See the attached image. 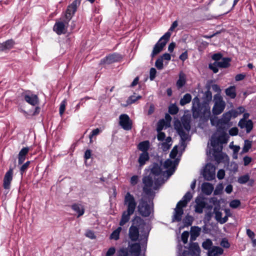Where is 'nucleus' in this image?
I'll list each match as a JSON object with an SVG mask.
<instances>
[{
    "mask_svg": "<svg viewBox=\"0 0 256 256\" xmlns=\"http://www.w3.org/2000/svg\"><path fill=\"white\" fill-rule=\"evenodd\" d=\"M162 164L154 163L151 166L150 172L148 176L142 178L144 184L143 191L148 196H154L153 190H156L164 182L163 177L165 172H163Z\"/></svg>",
    "mask_w": 256,
    "mask_h": 256,
    "instance_id": "obj_1",
    "label": "nucleus"
},
{
    "mask_svg": "<svg viewBox=\"0 0 256 256\" xmlns=\"http://www.w3.org/2000/svg\"><path fill=\"white\" fill-rule=\"evenodd\" d=\"M150 228L140 217L136 216L132 221V224L128 230L129 238L132 241L136 242L139 238L140 240H147Z\"/></svg>",
    "mask_w": 256,
    "mask_h": 256,
    "instance_id": "obj_2",
    "label": "nucleus"
},
{
    "mask_svg": "<svg viewBox=\"0 0 256 256\" xmlns=\"http://www.w3.org/2000/svg\"><path fill=\"white\" fill-rule=\"evenodd\" d=\"M204 100L200 102L198 96L194 97L192 100V110L194 118H198L201 115L206 117L207 119L210 116V102L212 100V94L210 90H207L204 94Z\"/></svg>",
    "mask_w": 256,
    "mask_h": 256,
    "instance_id": "obj_3",
    "label": "nucleus"
},
{
    "mask_svg": "<svg viewBox=\"0 0 256 256\" xmlns=\"http://www.w3.org/2000/svg\"><path fill=\"white\" fill-rule=\"evenodd\" d=\"M80 4V0H74L68 6L62 18V20L56 22L53 27V30L58 35L66 32L68 22L75 14Z\"/></svg>",
    "mask_w": 256,
    "mask_h": 256,
    "instance_id": "obj_4",
    "label": "nucleus"
},
{
    "mask_svg": "<svg viewBox=\"0 0 256 256\" xmlns=\"http://www.w3.org/2000/svg\"><path fill=\"white\" fill-rule=\"evenodd\" d=\"M181 120L182 124L178 122V124H175L174 128L180 137L179 144L182 148V150H184L186 146V141L188 139L189 132L190 130V115H184Z\"/></svg>",
    "mask_w": 256,
    "mask_h": 256,
    "instance_id": "obj_5",
    "label": "nucleus"
},
{
    "mask_svg": "<svg viewBox=\"0 0 256 256\" xmlns=\"http://www.w3.org/2000/svg\"><path fill=\"white\" fill-rule=\"evenodd\" d=\"M124 204L126 206V210L122 214L120 222V226H123L129 221L130 216L134 213L136 208L137 202L134 196L130 192H128L124 196Z\"/></svg>",
    "mask_w": 256,
    "mask_h": 256,
    "instance_id": "obj_6",
    "label": "nucleus"
},
{
    "mask_svg": "<svg viewBox=\"0 0 256 256\" xmlns=\"http://www.w3.org/2000/svg\"><path fill=\"white\" fill-rule=\"evenodd\" d=\"M238 115V112L234 110H231L222 114L221 118H219L218 125L222 130H227L232 125L230 122L232 118H236Z\"/></svg>",
    "mask_w": 256,
    "mask_h": 256,
    "instance_id": "obj_7",
    "label": "nucleus"
},
{
    "mask_svg": "<svg viewBox=\"0 0 256 256\" xmlns=\"http://www.w3.org/2000/svg\"><path fill=\"white\" fill-rule=\"evenodd\" d=\"M148 204L146 198L142 196L139 200L138 206V210L139 214L144 217H148L150 216L152 210V206L150 205V202L149 200Z\"/></svg>",
    "mask_w": 256,
    "mask_h": 256,
    "instance_id": "obj_8",
    "label": "nucleus"
},
{
    "mask_svg": "<svg viewBox=\"0 0 256 256\" xmlns=\"http://www.w3.org/2000/svg\"><path fill=\"white\" fill-rule=\"evenodd\" d=\"M171 34L169 32H167L163 35L154 45L151 56L154 57L156 55L160 53L166 45V43L170 40Z\"/></svg>",
    "mask_w": 256,
    "mask_h": 256,
    "instance_id": "obj_9",
    "label": "nucleus"
},
{
    "mask_svg": "<svg viewBox=\"0 0 256 256\" xmlns=\"http://www.w3.org/2000/svg\"><path fill=\"white\" fill-rule=\"evenodd\" d=\"M214 104L212 109V113L216 116L220 114L224 110L226 103L222 96L218 94L214 96Z\"/></svg>",
    "mask_w": 256,
    "mask_h": 256,
    "instance_id": "obj_10",
    "label": "nucleus"
},
{
    "mask_svg": "<svg viewBox=\"0 0 256 256\" xmlns=\"http://www.w3.org/2000/svg\"><path fill=\"white\" fill-rule=\"evenodd\" d=\"M202 176L204 178L208 181L214 180L216 177L215 166L210 163L206 164L202 172Z\"/></svg>",
    "mask_w": 256,
    "mask_h": 256,
    "instance_id": "obj_11",
    "label": "nucleus"
},
{
    "mask_svg": "<svg viewBox=\"0 0 256 256\" xmlns=\"http://www.w3.org/2000/svg\"><path fill=\"white\" fill-rule=\"evenodd\" d=\"M119 124L126 130H130L132 128V122L126 114H122L119 116Z\"/></svg>",
    "mask_w": 256,
    "mask_h": 256,
    "instance_id": "obj_12",
    "label": "nucleus"
},
{
    "mask_svg": "<svg viewBox=\"0 0 256 256\" xmlns=\"http://www.w3.org/2000/svg\"><path fill=\"white\" fill-rule=\"evenodd\" d=\"M200 250L197 242H194L190 244L188 250H184L182 252V256H200Z\"/></svg>",
    "mask_w": 256,
    "mask_h": 256,
    "instance_id": "obj_13",
    "label": "nucleus"
},
{
    "mask_svg": "<svg viewBox=\"0 0 256 256\" xmlns=\"http://www.w3.org/2000/svg\"><path fill=\"white\" fill-rule=\"evenodd\" d=\"M12 178L13 168H10L4 176L3 180V186L4 189H10Z\"/></svg>",
    "mask_w": 256,
    "mask_h": 256,
    "instance_id": "obj_14",
    "label": "nucleus"
},
{
    "mask_svg": "<svg viewBox=\"0 0 256 256\" xmlns=\"http://www.w3.org/2000/svg\"><path fill=\"white\" fill-rule=\"evenodd\" d=\"M121 58L122 56L120 54H112L108 55L101 60L100 64H110L118 62Z\"/></svg>",
    "mask_w": 256,
    "mask_h": 256,
    "instance_id": "obj_15",
    "label": "nucleus"
},
{
    "mask_svg": "<svg viewBox=\"0 0 256 256\" xmlns=\"http://www.w3.org/2000/svg\"><path fill=\"white\" fill-rule=\"evenodd\" d=\"M196 205L194 206V210L196 213L202 214L203 210L206 206V203L204 199L202 197H197L195 200Z\"/></svg>",
    "mask_w": 256,
    "mask_h": 256,
    "instance_id": "obj_16",
    "label": "nucleus"
},
{
    "mask_svg": "<svg viewBox=\"0 0 256 256\" xmlns=\"http://www.w3.org/2000/svg\"><path fill=\"white\" fill-rule=\"evenodd\" d=\"M184 207H182L181 206H178V204H176L172 217V222H179L182 220V217L184 214Z\"/></svg>",
    "mask_w": 256,
    "mask_h": 256,
    "instance_id": "obj_17",
    "label": "nucleus"
},
{
    "mask_svg": "<svg viewBox=\"0 0 256 256\" xmlns=\"http://www.w3.org/2000/svg\"><path fill=\"white\" fill-rule=\"evenodd\" d=\"M238 126L241 128H245L247 133L250 132L253 128V122L252 120H246L242 118L238 122Z\"/></svg>",
    "mask_w": 256,
    "mask_h": 256,
    "instance_id": "obj_18",
    "label": "nucleus"
},
{
    "mask_svg": "<svg viewBox=\"0 0 256 256\" xmlns=\"http://www.w3.org/2000/svg\"><path fill=\"white\" fill-rule=\"evenodd\" d=\"M24 100L32 106H36L38 102V98L36 95L34 94H26L24 96Z\"/></svg>",
    "mask_w": 256,
    "mask_h": 256,
    "instance_id": "obj_19",
    "label": "nucleus"
},
{
    "mask_svg": "<svg viewBox=\"0 0 256 256\" xmlns=\"http://www.w3.org/2000/svg\"><path fill=\"white\" fill-rule=\"evenodd\" d=\"M192 198V194L190 192H188L182 197V199L178 202V206H181L182 207H186L188 203L191 200Z\"/></svg>",
    "mask_w": 256,
    "mask_h": 256,
    "instance_id": "obj_20",
    "label": "nucleus"
},
{
    "mask_svg": "<svg viewBox=\"0 0 256 256\" xmlns=\"http://www.w3.org/2000/svg\"><path fill=\"white\" fill-rule=\"evenodd\" d=\"M224 252V250L218 246H213L210 250L208 252V256H219Z\"/></svg>",
    "mask_w": 256,
    "mask_h": 256,
    "instance_id": "obj_21",
    "label": "nucleus"
},
{
    "mask_svg": "<svg viewBox=\"0 0 256 256\" xmlns=\"http://www.w3.org/2000/svg\"><path fill=\"white\" fill-rule=\"evenodd\" d=\"M214 189L213 185L209 182H204L202 184V192L206 195H210L214 190Z\"/></svg>",
    "mask_w": 256,
    "mask_h": 256,
    "instance_id": "obj_22",
    "label": "nucleus"
},
{
    "mask_svg": "<svg viewBox=\"0 0 256 256\" xmlns=\"http://www.w3.org/2000/svg\"><path fill=\"white\" fill-rule=\"evenodd\" d=\"M140 246L138 244L134 243L130 246L129 252L132 256H139Z\"/></svg>",
    "mask_w": 256,
    "mask_h": 256,
    "instance_id": "obj_23",
    "label": "nucleus"
},
{
    "mask_svg": "<svg viewBox=\"0 0 256 256\" xmlns=\"http://www.w3.org/2000/svg\"><path fill=\"white\" fill-rule=\"evenodd\" d=\"M14 42L12 40H8L3 43L0 44V52L8 50L12 48Z\"/></svg>",
    "mask_w": 256,
    "mask_h": 256,
    "instance_id": "obj_24",
    "label": "nucleus"
},
{
    "mask_svg": "<svg viewBox=\"0 0 256 256\" xmlns=\"http://www.w3.org/2000/svg\"><path fill=\"white\" fill-rule=\"evenodd\" d=\"M29 148L28 147L23 148L19 152L18 154V163L22 164L26 159V155L28 154Z\"/></svg>",
    "mask_w": 256,
    "mask_h": 256,
    "instance_id": "obj_25",
    "label": "nucleus"
},
{
    "mask_svg": "<svg viewBox=\"0 0 256 256\" xmlns=\"http://www.w3.org/2000/svg\"><path fill=\"white\" fill-rule=\"evenodd\" d=\"M71 208L73 210L78 213V218L82 216L84 212V206L80 204H74Z\"/></svg>",
    "mask_w": 256,
    "mask_h": 256,
    "instance_id": "obj_26",
    "label": "nucleus"
},
{
    "mask_svg": "<svg viewBox=\"0 0 256 256\" xmlns=\"http://www.w3.org/2000/svg\"><path fill=\"white\" fill-rule=\"evenodd\" d=\"M150 159L148 152H142L140 154L138 159V162L140 166H144Z\"/></svg>",
    "mask_w": 256,
    "mask_h": 256,
    "instance_id": "obj_27",
    "label": "nucleus"
},
{
    "mask_svg": "<svg viewBox=\"0 0 256 256\" xmlns=\"http://www.w3.org/2000/svg\"><path fill=\"white\" fill-rule=\"evenodd\" d=\"M200 228L196 226H192L190 230V238L195 240L200 236Z\"/></svg>",
    "mask_w": 256,
    "mask_h": 256,
    "instance_id": "obj_28",
    "label": "nucleus"
},
{
    "mask_svg": "<svg viewBox=\"0 0 256 256\" xmlns=\"http://www.w3.org/2000/svg\"><path fill=\"white\" fill-rule=\"evenodd\" d=\"M230 58H224L221 60L216 62L217 66H218L219 68H226L230 66Z\"/></svg>",
    "mask_w": 256,
    "mask_h": 256,
    "instance_id": "obj_29",
    "label": "nucleus"
},
{
    "mask_svg": "<svg viewBox=\"0 0 256 256\" xmlns=\"http://www.w3.org/2000/svg\"><path fill=\"white\" fill-rule=\"evenodd\" d=\"M226 94L231 98H234L236 97V87L234 86H230L225 90Z\"/></svg>",
    "mask_w": 256,
    "mask_h": 256,
    "instance_id": "obj_30",
    "label": "nucleus"
},
{
    "mask_svg": "<svg viewBox=\"0 0 256 256\" xmlns=\"http://www.w3.org/2000/svg\"><path fill=\"white\" fill-rule=\"evenodd\" d=\"M226 130H218V132H220V134L218 138L221 144L228 142V136L226 133Z\"/></svg>",
    "mask_w": 256,
    "mask_h": 256,
    "instance_id": "obj_31",
    "label": "nucleus"
},
{
    "mask_svg": "<svg viewBox=\"0 0 256 256\" xmlns=\"http://www.w3.org/2000/svg\"><path fill=\"white\" fill-rule=\"evenodd\" d=\"M149 148L150 142L148 140L140 142L138 145V150L142 151V152H148Z\"/></svg>",
    "mask_w": 256,
    "mask_h": 256,
    "instance_id": "obj_32",
    "label": "nucleus"
},
{
    "mask_svg": "<svg viewBox=\"0 0 256 256\" xmlns=\"http://www.w3.org/2000/svg\"><path fill=\"white\" fill-rule=\"evenodd\" d=\"M192 97L190 94L187 93L185 94L180 101V105L184 106V105L190 103L192 100Z\"/></svg>",
    "mask_w": 256,
    "mask_h": 256,
    "instance_id": "obj_33",
    "label": "nucleus"
},
{
    "mask_svg": "<svg viewBox=\"0 0 256 256\" xmlns=\"http://www.w3.org/2000/svg\"><path fill=\"white\" fill-rule=\"evenodd\" d=\"M222 146L220 144L218 145L216 148H213L214 154L213 155L215 157L216 160H218L222 159L220 152L222 151Z\"/></svg>",
    "mask_w": 256,
    "mask_h": 256,
    "instance_id": "obj_34",
    "label": "nucleus"
},
{
    "mask_svg": "<svg viewBox=\"0 0 256 256\" xmlns=\"http://www.w3.org/2000/svg\"><path fill=\"white\" fill-rule=\"evenodd\" d=\"M122 230L121 226H118L116 230L112 232L110 236L111 240H117L120 238V234Z\"/></svg>",
    "mask_w": 256,
    "mask_h": 256,
    "instance_id": "obj_35",
    "label": "nucleus"
},
{
    "mask_svg": "<svg viewBox=\"0 0 256 256\" xmlns=\"http://www.w3.org/2000/svg\"><path fill=\"white\" fill-rule=\"evenodd\" d=\"M186 77L184 74H180L178 80L176 82V86L178 88H182L186 84Z\"/></svg>",
    "mask_w": 256,
    "mask_h": 256,
    "instance_id": "obj_36",
    "label": "nucleus"
},
{
    "mask_svg": "<svg viewBox=\"0 0 256 256\" xmlns=\"http://www.w3.org/2000/svg\"><path fill=\"white\" fill-rule=\"evenodd\" d=\"M204 117L206 120H208V119L210 118L211 124L212 126H216L217 128V130H222V128H220L218 125L219 118L215 116L211 117L210 116L208 119L206 117Z\"/></svg>",
    "mask_w": 256,
    "mask_h": 256,
    "instance_id": "obj_37",
    "label": "nucleus"
},
{
    "mask_svg": "<svg viewBox=\"0 0 256 256\" xmlns=\"http://www.w3.org/2000/svg\"><path fill=\"white\" fill-rule=\"evenodd\" d=\"M194 218L192 216L188 215L184 218L182 222L184 226H188L192 225Z\"/></svg>",
    "mask_w": 256,
    "mask_h": 256,
    "instance_id": "obj_38",
    "label": "nucleus"
},
{
    "mask_svg": "<svg viewBox=\"0 0 256 256\" xmlns=\"http://www.w3.org/2000/svg\"><path fill=\"white\" fill-rule=\"evenodd\" d=\"M212 242L210 239H206L202 244V248L205 250H208V251L212 248Z\"/></svg>",
    "mask_w": 256,
    "mask_h": 256,
    "instance_id": "obj_39",
    "label": "nucleus"
},
{
    "mask_svg": "<svg viewBox=\"0 0 256 256\" xmlns=\"http://www.w3.org/2000/svg\"><path fill=\"white\" fill-rule=\"evenodd\" d=\"M176 162V160L172 161L168 159L164 162V166L165 168H175Z\"/></svg>",
    "mask_w": 256,
    "mask_h": 256,
    "instance_id": "obj_40",
    "label": "nucleus"
},
{
    "mask_svg": "<svg viewBox=\"0 0 256 256\" xmlns=\"http://www.w3.org/2000/svg\"><path fill=\"white\" fill-rule=\"evenodd\" d=\"M220 208L218 206H215L214 208V213L215 214V218L218 222L222 218V213L220 212Z\"/></svg>",
    "mask_w": 256,
    "mask_h": 256,
    "instance_id": "obj_41",
    "label": "nucleus"
},
{
    "mask_svg": "<svg viewBox=\"0 0 256 256\" xmlns=\"http://www.w3.org/2000/svg\"><path fill=\"white\" fill-rule=\"evenodd\" d=\"M250 180V176L248 174L242 176L238 178V182L240 184H244Z\"/></svg>",
    "mask_w": 256,
    "mask_h": 256,
    "instance_id": "obj_42",
    "label": "nucleus"
},
{
    "mask_svg": "<svg viewBox=\"0 0 256 256\" xmlns=\"http://www.w3.org/2000/svg\"><path fill=\"white\" fill-rule=\"evenodd\" d=\"M178 112V108L175 104H171L168 108V112L171 114H176Z\"/></svg>",
    "mask_w": 256,
    "mask_h": 256,
    "instance_id": "obj_43",
    "label": "nucleus"
},
{
    "mask_svg": "<svg viewBox=\"0 0 256 256\" xmlns=\"http://www.w3.org/2000/svg\"><path fill=\"white\" fill-rule=\"evenodd\" d=\"M155 66L158 70H162L164 68L163 60L162 58H158L155 62Z\"/></svg>",
    "mask_w": 256,
    "mask_h": 256,
    "instance_id": "obj_44",
    "label": "nucleus"
},
{
    "mask_svg": "<svg viewBox=\"0 0 256 256\" xmlns=\"http://www.w3.org/2000/svg\"><path fill=\"white\" fill-rule=\"evenodd\" d=\"M30 161H27L26 163L21 166L20 168V172L22 175L23 174L26 172L30 166Z\"/></svg>",
    "mask_w": 256,
    "mask_h": 256,
    "instance_id": "obj_45",
    "label": "nucleus"
},
{
    "mask_svg": "<svg viewBox=\"0 0 256 256\" xmlns=\"http://www.w3.org/2000/svg\"><path fill=\"white\" fill-rule=\"evenodd\" d=\"M210 144L213 148H216L218 145H220L221 144L220 143L218 138L212 137L210 140Z\"/></svg>",
    "mask_w": 256,
    "mask_h": 256,
    "instance_id": "obj_46",
    "label": "nucleus"
},
{
    "mask_svg": "<svg viewBox=\"0 0 256 256\" xmlns=\"http://www.w3.org/2000/svg\"><path fill=\"white\" fill-rule=\"evenodd\" d=\"M252 146V143L251 142L246 140L244 142V144L242 150L244 152H247L248 151V150L251 148Z\"/></svg>",
    "mask_w": 256,
    "mask_h": 256,
    "instance_id": "obj_47",
    "label": "nucleus"
},
{
    "mask_svg": "<svg viewBox=\"0 0 256 256\" xmlns=\"http://www.w3.org/2000/svg\"><path fill=\"white\" fill-rule=\"evenodd\" d=\"M240 202L238 200H234L230 202V206L232 208H236L240 206Z\"/></svg>",
    "mask_w": 256,
    "mask_h": 256,
    "instance_id": "obj_48",
    "label": "nucleus"
},
{
    "mask_svg": "<svg viewBox=\"0 0 256 256\" xmlns=\"http://www.w3.org/2000/svg\"><path fill=\"white\" fill-rule=\"evenodd\" d=\"M188 236L189 232L188 231H184L182 233L181 238L184 244L187 243Z\"/></svg>",
    "mask_w": 256,
    "mask_h": 256,
    "instance_id": "obj_49",
    "label": "nucleus"
},
{
    "mask_svg": "<svg viewBox=\"0 0 256 256\" xmlns=\"http://www.w3.org/2000/svg\"><path fill=\"white\" fill-rule=\"evenodd\" d=\"M209 68L213 71L214 73H216L218 71V68L219 67L217 66L216 62H215L213 64H210L208 66Z\"/></svg>",
    "mask_w": 256,
    "mask_h": 256,
    "instance_id": "obj_50",
    "label": "nucleus"
},
{
    "mask_svg": "<svg viewBox=\"0 0 256 256\" xmlns=\"http://www.w3.org/2000/svg\"><path fill=\"white\" fill-rule=\"evenodd\" d=\"M100 132V130L99 128H97L92 130L91 134L89 136L90 142V143L92 142V138L94 136H97Z\"/></svg>",
    "mask_w": 256,
    "mask_h": 256,
    "instance_id": "obj_51",
    "label": "nucleus"
},
{
    "mask_svg": "<svg viewBox=\"0 0 256 256\" xmlns=\"http://www.w3.org/2000/svg\"><path fill=\"white\" fill-rule=\"evenodd\" d=\"M178 146H175L173 148L170 154V158H174L176 156L178 152Z\"/></svg>",
    "mask_w": 256,
    "mask_h": 256,
    "instance_id": "obj_52",
    "label": "nucleus"
},
{
    "mask_svg": "<svg viewBox=\"0 0 256 256\" xmlns=\"http://www.w3.org/2000/svg\"><path fill=\"white\" fill-rule=\"evenodd\" d=\"M66 104V100H62V102L60 103L59 112H60V114L61 116L64 114V112L65 110Z\"/></svg>",
    "mask_w": 256,
    "mask_h": 256,
    "instance_id": "obj_53",
    "label": "nucleus"
},
{
    "mask_svg": "<svg viewBox=\"0 0 256 256\" xmlns=\"http://www.w3.org/2000/svg\"><path fill=\"white\" fill-rule=\"evenodd\" d=\"M128 252L127 248H122L120 250L118 256H128Z\"/></svg>",
    "mask_w": 256,
    "mask_h": 256,
    "instance_id": "obj_54",
    "label": "nucleus"
},
{
    "mask_svg": "<svg viewBox=\"0 0 256 256\" xmlns=\"http://www.w3.org/2000/svg\"><path fill=\"white\" fill-rule=\"evenodd\" d=\"M164 124H165V122H164V120H160L158 123V126H157V128H156L157 131L158 132L161 131L163 129Z\"/></svg>",
    "mask_w": 256,
    "mask_h": 256,
    "instance_id": "obj_55",
    "label": "nucleus"
},
{
    "mask_svg": "<svg viewBox=\"0 0 256 256\" xmlns=\"http://www.w3.org/2000/svg\"><path fill=\"white\" fill-rule=\"evenodd\" d=\"M172 144H168L164 142L162 144L161 148H162L164 152H166L170 148Z\"/></svg>",
    "mask_w": 256,
    "mask_h": 256,
    "instance_id": "obj_56",
    "label": "nucleus"
},
{
    "mask_svg": "<svg viewBox=\"0 0 256 256\" xmlns=\"http://www.w3.org/2000/svg\"><path fill=\"white\" fill-rule=\"evenodd\" d=\"M138 181V176H133L130 180V183L132 186H135Z\"/></svg>",
    "mask_w": 256,
    "mask_h": 256,
    "instance_id": "obj_57",
    "label": "nucleus"
},
{
    "mask_svg": "<svg viewBox=\"0 0 256 256\" xmlns=\"http://www.w3.org/2000/svg\"><path fill=\"white\" fill-rule=\"evenodd\" d=\"M222 188H223V186L222 184H218L216 186L215 190H214V195L220 194L221 193V192L222 190Z\"/></svg>",
    "mask_w": 256,
    "mask_h": 256,
    "instance_id": "obj_58",
    "label": "nucleus"
},
{
    "mask_svg": "<svg viewBox=\"0 0 256 256\" xmlns=\"http://www.w3.org/2000/svg\"><path fill=\"white\" fill-rule=\"evenodd\" d=\"M142 97L140 96H130L128 100L130 104H132L138 100L140 99Z\"/></svg>",
    "mask_w": 256,
    "mask_h": 256,
    "instance_id": "obj_59",
    "label": "nucleus"
},
{
    "mask_svg": "<svg viewBox=\"0 0 256 256\" xmlns=\"http://www.w3.org/2000/svg\"><path fill=\"white\" fill-rule=\"evenodd\" d=\"M229 134L232 136H236L238 132V130L236 127L231 128L229 130Z\"/></svg>",
    "mask_w": 256,
    "mask_h": 256,
    "instance_id": "obj_60",
    "label": "nucleus"
},
{
    "mask_svg": "<svg viewBox=\"0 0 256 256\" xmlns=\"http://www.w3.org/2000/svg\"><path fill=\"white\" fill-rule=\"evenodd\" d=\"M156 70L154 68H151L150 72V78L151 80H154L156 74Z\"/></svg>",
    "mask_w": 256,
    "mask_h": 256,
    "instance_id": "obj_61",
    "label": "nucleus"
},
{
    "mask_svg": "<svg viewBox=\"0 0 256 256\" xmlns=\"http://www.w3.org/2000/svg\"><path fill=\"white\" fill-rule=\"evenodd\" d=\"M220 245L225 248H228L230 246V244L226 238H223L222 240Z\"/></svg>",
    "mask_w": 256,
    "mask_h": 256,
    "instance_id": "obj_62",
    "label": "nucleus"
},
{
    "mask_svg": "<svg viewBox=\"0 0 256 256\" xmlns=\"http://www.w3.org/2000/svg\"><path fill=\"white\" fill-rule=\"evenodd\" d=\"M225 176V172L224 170H220L217 173V177L219 180H222Z\"/></svg>",
    "mask_w": 256,
    "mask_h": 256,
    "instance_id": "obj_63",
    "label": "nucleus"
},
{
    "mask_svg": "<svg viewBox=\"0 0 256 256\" xmlns=\"http://www.w3.org/2000/svg\"><path fill=\"white\" fill-rule=\"evenodd\" d=\"M116 252V248L114 247L110 248L107 251L106 256H112Z\"/></svg>",
    "mask_w": 256,
    "mask_h": 256,
    "instance_id": "obj_64",
    "label": "nucleus"
}]
</instances>
